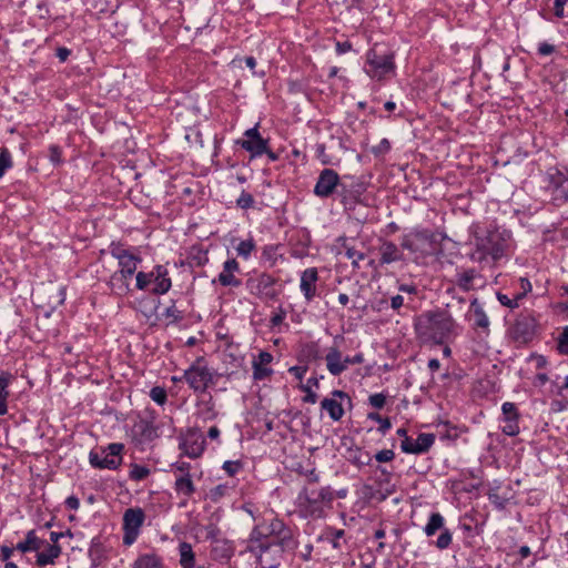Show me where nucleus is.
<instances>
[{
    "label": "nucleus",
    "mask_w": 568,
    "mask_h": 568,
    "mask_svg": "<svg viewBox=\"0 0 568 568\" xmlns=\"http://www.w3.org/2000/svg\"><path fill=\"white\" fill-rule=\"evenodd\" d=\"M471 236L470 244L474 246L469 258L476 263L497 262L508 247L509 232L497 226L481 229L479 224H471L469 227Z\"/></svg>",
    "instance_id": "1"
},
{
    "label": "nucleus",
    "mask_w": 568,
    "mask_h": 568,
    "mask_svg": "<svg viewBox=\"0 0 568 568\" xmlns=\"http://www.w3.org/2000/svg\"><path fill=\"white\" fill-rule=\"evenodd\" d=\"M455 327L454 318L444 311L426 312L415 322L417 337L424 343L442 345Z\"/></svg>",
    "instance_id": "2"
},
{
    "label": "nucleus",
    "mask_w": 568,
    "mask_h": 568,
    "mask_svg": "<svg viewBox=\"0 0 568 568\" xmlns=\"http://www.w3.org/2000/svg\"><path fill=\"white\" fill-rule=\"evenodd\" d=\"M334 500V490L329 486H305L297 496V506L304 517L321 518L325 507Z\"/></svg>",
    "instance_id": "3"
},
{
    "label": "nucleus",
    "mask_w": 568,
    "mask_h": 568,
    "mask_svg": "<svg viewBox=\"0 0 568 568\" xmlns=\"http://www.w3.org/2000/svg\"><path fill=\"white\" fill-rule=\"evenodd\" d=\"M365 71L372 79H386L395 72L394 53L383 45L375 44L366 53Z\"/></svg>",
    "instance_id": "4"
},
{
    "label": "nucleus",
    "mask_w": 568,
    "mask_h": 568,
    "mask_svg": "<svg viewBox=\"0 0 568 568\" xmlns=\"http://www.w3.org/2000/svg\"><path fill=\"white\" fill-rule=\"evenodd\" d=\"M297 546L298 541L294 531L290 527L285 528L281 535L271 540L268 546L260 547V549L255 548L260 552V568H276L277 562L267 560V554H277L280 556L285 552H293Z\"/></svg>",
    "instance_id": "5"
},
{
    "label": "nucleus",
    "mask_w": 568,
    "mask_h": 568,
    "mask_svg": "<svg viewBox=\"0 0 568 568\" xmlns=\"http://www.w3.org/2000/svg\"><path fill=\"white\" fill-rule=\"evenodd\" d=\"M154 295L168 293L172 286V281L165 266L156 265L151 272H138L135 275V287L140 291L148 290Z\"/></svg>",
    "instance_id": "6"
},
{
    "label": "nucleus",
    "mask_w": 568,
    "mask_h": 568,
    "mask_svg": "<svg viewBox=\"0 0 568 568\" xmlns=\"http://www.w3.org/2000/svg\"><path fill=\"white\" fill-rule=\"evenodd\" d=\"M124 445L121 443L109 444L105 448L99 450H91L89 454V462L92 467L99 469H118L122 463V452Z\"/></svg>",
    "instance_id": "7"
},
{
    "label": "nucleus",
    "mask_w": 568,
    "mask_h": 568,
    "mask_svg": "<svg viewBox=\"0 0 568 568\" xmlns=\"http://www.w3.org/2000/svg\"><path fill=\"white\" fill-rule=\"evenodd\" d=\"M203 362V358H197L182 374V378L185 379L190 388L199 394H204L214 379V374Z\"/></svg>",
    "instance_id": "8"
},
{
    "label": "nucleus",
    "mask_w": 568,
    "mask_h": 568,
    "mask_svg": "<svg viewBox=\"0 0 568 568\" xmlns=\"http://www.w3.org/2000/svg\"><path fill=\"white\" fill-rule=\"evenodd\" d=\"M537 331V320L531 312H521L509 328V336L517 343L530 342Z\"/></svg>",
    "instance_id": "9"
},
{
    "label": "nucleus",
    "mask_w": 568,
    "mask_h": 568,
    "mask_svg": "<svg viewBox=\"0 0 568 568\" xmlns=\"http://www.w3.org/2000/svg\"><path fill=\"white\" fill-rule=\"evenodd\" d=\"M236 144L247 151L251 154V158H257L267 151L268 140L264 139L260 134L257 123L255 126L247 129L244 132V139L237 140Z\"/></svg>",
    "instance_id": "10"
},
{
    "label": "nucleus",
    "mask_w": 568,
    "mask_h": 568,
    "mask_svg": "<svg viewBox=\"0 0 568 568\" xmlns=\"http://www.w3.org/2000/svg\"><path fill=\"white\" fill-rule=\"evenodd\" d=\"M365 184L362 182L351 181L349 183L343 181L338 190L341 203L348 212L354 211L362 202L361 197L365 192Z\"/></svg>",
    "instance_id": "11"
},
{
    "label": "nucleus",
    "mask_w": 568,
    "mask_h": 568,
    "mask_svg": "<svg viewBox=\"0 0 568 568\" xmlns=\"http://www.w3.org/2000/svg\"><path fill=\"white\" fill-rule=\"evenodd\" d=\"M341 184L342 182L336 171L333 169H324L317 178L314 194L318 197H328L335 190H339Z\"/></svg>",
    "instance_id": "12"
},
{
    "label": "nucleus",
    "mask_w": 568,
    "mask_h": 568,
    "mask_svg": "<svg viewBox=\"0 0 568 568\" xmlns=\"http://www.w3.org/2000/svg\"><path fill=\"white\" fill-rule=\"evenodd\" d=\"M134 275L135 273L115 270L106 281V285L111 294L119 297L126 296L131 292V284Z\"/></svg>",
    "instance_id": "13"
},
{
    "label": "nucleus",
    "mask_w": 568,
    "mask_h": 568,
    "mask_svg": "<svg viewBox=\"0 0 568 568\" xmlns=\"http://www.w3.org/2000/svg\"><path fill=\"white\" fill-rule=\"evenodd\" d=\"M274 284L275 280L266 273H262L256 278H248L246 281V286L252 294L271 300L275 298L277 295L274 290Z\"/></svg>",
    "instance_id": "14"
},
{
    "label": "nucleus",
    "mask_w": 568,
    "mask_h": 568,
    "mask_svg": "<svg viewBox=\"0 0 568 568\" xmlns=\"http://www.w3.org/2000/svg\"><path fill=\"white\" fill-rule=\"evenodd\" d=\"M467 316L469 321L473 322V328L476 331H479L484 335L488 336L490 333V322L487 316V313L485 312L481 303L478 301L477 297H474L470 301L469 310L467 313Z\"/></svg>",
    "instance_id": "15"
},
{
    "label": "nucleus",
    "mask_w": 568,
    "mask_h": 568,
    "mask_svg": "<svg viewBox=\"0 0 568 568\" xmlns=\"http://www.w3.org/2000/svg\"><path fill=\"white\" fill-rule=\"evenodd\" d=\"M131 436L139 445L151 443L159 436L158 427L152 420L141 418L133 425Z\"/></svg>",
    "instance_id": "16"
},
{
    "label": "nucleus",
    "mask_w": 568,
    "mask_h": 568,
    "mask_svg": "<svg viewBox=\"0 0 568 568\" xmlns=\"http://www.w3.org/2000/svg\"><path fill=\"white\" fill-rule=\"evenodd\" d=\"M240 271V264L235 258L226 260L223 263V270L219 274L217 278L213 280L212 283L219 282L222 286L239 287L242 281L235 276V273Z\"/></svg>",
    "instance_id": "17"
},
{
    "label": "nucleus",
    "mask_w": 568,
    "mask_h": 568,
    "mask_svg": "<svg viewBox=\"0 0 568 568\" xmlns=\"http://www.w3.org/2000/svg\"><path fill=\"white\" fill-rule=\"evenodd\" d=\"M271 544V539L266 535V530L264 524H257L251 531L248 544L246 547V551L253 554L256 557L257 565L260 566V552L255 550V548L260 549L268 546Z\"/></svg>",
    "instance_id": "18"
},
{
    "label": "nucleus",
    "mask_w": 568,
    "mask_h": 568,
    "mask_svg": "<svg viewBox=\"0 0 568 568\" xmlns=\"http://www.w3.org/2000/svg\"><path fill=\"white\" fill-rule=\"evenodd\" d=\"M273 361V356L268 352H260L258 356L253 361V378L255 381H263L272 375L273 371L268 364Z\"/></svg>",
    "instance_id": "19"
},
{
    "label": "nucleus",
    "mask_w": 568,
    "mask_h": 568,
    "mask_svg": "<svg viewBox=\"0 0 568 568\" xmlns=\"http://www.w3.org/2000/svg\"><path fill=\"white\" fill-rule=\"evenodd\" d=\"M318 272L315 267L306 268L301 275L300 288L307 301H312L316 295V282Z\"/></svg>",
    "instance_id": "20"
},
{
    "label": "nucleus",
    "mask_w": 568,
    "mask_h": 568,
    "mask_svg": "<svg viewBox=\"0 0 568 568\" xmlns=\"http://www.w3.org/2000/svg\"><path fill=\"white\" fill-rule=\"evenodd\" d=\"M483 276L475 268H465L458 271L455 275L454 283L464 292L475 290L476 281L481 280Z\"/></svg>",
    "instance_id": "21"
},
{
    "label": "nucleus",
    "mask_w": 568,
    "mask_h": 568,
    "mask_svg": "<svg viewBox=\"0 0 568 568\" xmlns=\"http://www.w3.org/2000/svg\"><path fill=\"white\" fill-rule=\"evenodd\" d=\"M233 542L227 539L214 538L211 546V556L215 560H227L234 554Z\"/></svg>",
    "instance_id": "22"
},
{
    "label": "nucleus",
    "mask_w": 568,
    "mask_h": 568,
    "mask_svg": "<svg viewBox=\"0 0 568 568\" xmlns=\"http://www.w3.org/2000/svg\"><path fill=\"white\" fill-rule=\"evenodd\" d=\"M379 253H381V260L379 264H390L394 262H399L404 260V255L399 247L390 242V241H383L382 245L379 246Z\"/></svg>",
    "instance_id": "23"
},
{
    "label": "nucleus",
    "mask_w": 568,
    "mask_h": 568,
    "mask_svg": "<svg viewBox=\"0 0 568 568\" xmlns=\"http://www.w3.org/2000/svg\"><path fill=\"white\" fill-rule=\"evenodd\" d=\"M325 361L327 369L333 376H338L347 369V365L344 363V358H342V353L336 347L329 348Z\"/></svg>",
    "instance_id": "24"
},
{
    "label": "nucleus",
    "mask_w": 568,
    "mask_h": 568,
    "mask_svg": "<svg viewBox=\"0 0 568 568\" xmlns=\"http://www.w3.org/2000/svg\"><path fill=\"white\" fill-rule=\"evenodd\" d=\"M61 555V547L59 545H51L45 541L42 549L37 552V565L44 567L54 564V560Z\"/></svg>",
    "instance_id": "25"
},
{
    "label": "nucleus",
    "mask_w": 568,
    "mask_h": 568,
    "mask_svg": "<svg viewBox=\"0 0 568 568\" xmlns=\"http://www.w3.org/2000/svg\"><path fill=\"white\" fill-rule=\"evenodd\" d=\"M45 545V540L39 538L36 530H29L26 535L24 540L17 544L16 549L21 554L28 551H39Z\"/></svg>",
    "instance_id": "26"
},
{
    "label": "nucleus",
    "mask_w": 568,
    "mask_h": 568,
    "mask_svg": "<svg viewBox=\"0 0 568 568\" xmlns=\"http://www.w3.org/2000/svg\"><path fill=\"white\" fill-rule=\"evenodd\" d=\"M144 519L145 515L141 508H129L123 515V528L140 530Z\"/></svg>",
    "instance_id": "27"
},
{
    "label": "nucleus",
    "mask_w": 568,
    "mask_h": 568,
    "mask_svg": "<svg viewBox=\"0 0 568 568\" xmlns=\"http://www.w3.org/2000/svg\"><path fill=\"white\" fill-rule=\"evenodd\" d=\"M204 443L203 438L201 440L197 438L193 440L187 438L180 444V448L183 450L185 456L190 458H197L204 452Z\"/></svg>",
    "instance_id": "28"
},
{
    "label": "nucleus",
    "mask_w": 568,
    "mask_h": 568,
    "mask_svg": "<svg viewBox=\"0 0 568 568\" xmlns=\"http://www.w3.org/2000/svg\"><path fill=\"white\" fill-rule=\"evenodd\" d=\"M174 490L178 495H182L190 498L195 493V485L192 480V476H176L174 483Z\"/></svg>",
    "instance_id": "29"
},
{
    "label": "nucleus",
    "mask_w": 568,
    "mask_h": 568,
    "mask_svg": "<svg viewBox=\"0 0 568 568\" xmlns=\"http://www.w3.org/2000/svg\"><path fill=\"white\" fill-rule=\"evenodd\" d=\"M322 409L326 410L329 417L337 422L344 415V408L341 402H337L335 398H324L321 402Z\"/></svg>",
    "instance_id": "30"
},
{
    "label": "nucleus",
    "mask_w": 568,
    "mask_h": 568,
    "mask_svg": "<svg viewBox=\"0 0 568 568\" xmlns=\"http://www.w3.org/2000/svg\"><path fill=\"white\" fill-rule=\"evenodd\" d=\"M133 568H163L162 559L154 552L143 554L136 558Z\"/></svg>",
    "instance_id": "31"
},
{
    "label": "nucleus",
    "mask_w": 568,
    "mask_h": 568,
    "mask_svg": "<svg viewBox=\"0 0 568 568\" xmlns=\"http://www.w3.org/2000/svg\"><path fill=\"white\" fill-rule=\"evenodd\" d=\"M12 379L10 373H2L0 375V416L8 413L7 399L9 397L8 386Z\"/></svg>",
    "instance_id": "32"
},
{
    "label": "nucleus",
    "mask_w": 568,
    "mask_h": 568,
    "mask_svg": "<svg viewBox=\"0 0 568 568\" xmlns=\"http://www.w3.org/2000/svg\"><path fill=\"white\" fill-rule=\"evenodd\" d=\"M180 564L183 568H194L195 555L191 544L183 541L179 545Z\"/></svg>",
    "instance_id": "33"
},
{
    "label": "nucleus",
    "mask_w": 568,
    "mask_h": 568,
    "mask_svg": "<svg viewBox=\"0 0 568 568\" xmlns=\"http://www.w3.org/2000/svg\"><path fill=\"white\" fill-rule=\"evenodd\" d=\"M435 443V436L428 433H420L414 443V454L427 453Z\"/></svg>",
    "instance_id": "34"
},
{
    "label": "nucleus",
    "mask_w": 568,
    "mask_h": 568,
    "mask_svg": "<svg viewBox=\"0 0 568 568\" xmlns=\"http://www.w3.org/2000/svg\"><path fill=\"white\" fill-rule=\"evenodd\" d=\"M444 517L439 513H432L428 521L424 528V531L427 537L434 536L438 530H443L444 528Z\"/></svg>",
    "instance_id": "35"
},
{
    "label": "nucleus",
    "mask_w": 568,
    "mask_h": 568,
    "mask_svg": "<svg viewBox=\"0 0 568 568\" xmlns=\"http://www.w3.org/2000/svg\"><path fill=\"white\" fill-rule=\"evenodd\" d=\"M141 262H142V257L139 254L133 253V254L118 261V270H123L125 272H131V273L136 274L138 266Z\"/></svg>",
    "instance_id": "36"
},
{
    "label": "nucleus",
    "mask_w": 568,
    "mask_h": 568,
    "mask_svg": "<svg viewBox=\"0 0 568 568\" xmlns=\"http://www.w3.org/2000/svg\"><path fill=\"white\" fill-rule=\"evenodd\" d=\"M549 185L554 189L556 192L560 187L568 189V179L566 175L560 172L559 170H555L554 172H550L549 174Z\"/></svg>",
    "instance_id": "37"
},
{
    "label": "nucleus",
    "mask_w": 568,
    "mask_h": 568,
    "mask_svg": "<svg viewBox=\"0 0 568 568\" xmlns=\"http://www.w3.org/2000/svg\"><path fill=\"white\" fill-rule=\"evenodd\" d=\"M264 527L266 530V535L272 540L277 535H281V532L288 526H286L283 520L273 518L270 524H267V525L264 524Z\"/></svg>",
    "instance_id": "38"
},
{
    "label": "nucleus",
    "mask_w": 568,
    "mask_h": 568,
    "mask_svg": "<svg viewBox=\"0 0 568 568\" xmlns=\"http://www.w3.org/2000/svg\"><path fill=\"white\" fill-rule=\"evenodd\" d=\"M400 246L402 248L407 250L412 253L425 252V248L422 247V245H419L418 243H416L412 232L409 234H405L402 237Z\"/></svg>",
    "instance_id": "39"
},
{
    "label": "nucleus",
    "mask_w": 568,
    "mask_h": 568,
    "mask_svg": "<svg viewBox=\"0 0 568 568\" xmlns=\"http://www.w3.org/2000/svg\"><path fill=\"white\" fill-rule=\"evenodd\" d=\"M256 245L253 239L241 241L235 247L237 255L247 260L252 252L255 250Z\"/></svg>",
    "instance_id": "40"
},
{
    "label": "nucleus",
    "mask_w": 568,
    "mask_h": 568,
    "mask_svg": "<svg viewBox=\"0 0 568 568\" xmlns=\"http://www.w3.org/2000/svg\"><path fill=\"white\" fill-rule=\"evenodd\" d=\"M109 252L116 261L134 253L125 248L124 245L120 242H111V244L109 245Z\"/></svg>",
    "instance_id": "41"
},
{
    "label": "nucleus",
    "mask_w": 568,
    "mask_h": 568,
    "mask_svg": "<svg viewBox=\"0 0 568 568\" xmlns=\"http://www.w3.org/2000/svg\"><path fill=\"white\" fill-rule=\"evenodd\" d=\"M349 460L354 465L362 467V466L369 465L372 457H371L369 453L357 448L353 454H351Z\"/></svg>",
    "instance_id": "42"
},
{
    "label": "nucleus",
    "mask_w": 568,
    "mask_h": 568,
    "mask_svg": "<svg viewBox=\"0 0 568 568\" xmlns=\"http://www.w3.org/2000/svg\"><path fill=\"white\" fill-rule=\"evenodd\" d=\"M104 555V547L100 540V538H93L89 548V556L92 561L95 562L100 560Z\"/></svg>",
    "instance_id": "43"
},
{
    "label": "nucleus",
    "mask_w": 568,
    "mask_h": 568,
    "mask_svg": "<svg viewBox=\"0 0 568 568\" xmlns=\"http://www.w3.org/2000/svg\"><path fill=\"white\" fill-rule=\"evenodd\" d=\"M416 243L424 247L425 244H432L434 240V233L429 230H415L412 232Z\"/></svg>",
    "instance_id": "44"
},
{
    "label": "nucleus",
    "mask_w": 568,
    "mask_h": 568,
    "mask_svg": "<svg viewBox=\"0 0 568 568\" xmlns=\"http://www.w3.org/2000/svg\"><path fill=\"white\" fill-rule=\"evenodd\" d=\"M367 418L379 424L378 432L385 435L392 427L389 418L383 417L378 413H368Z\"/></svg>",
    "instance_id": "45"
},
{
    "label": "nucleus",
    "mask_w": 568,
    "mask_h": 568,
    "mask_svg": "<svg viewBox=\"0 0 568 568\" xmlns=\"http://www.w3.org/2000/svg\"><path fill=\"white\" fill-rule=\"evenodd\" d=\"M501 412H503V419L505 420H518L519 419V413L514 403L505 402L501 405Z\"/></svg>",
    "instance_id": "46"
},
{
    "label": "nucleus",
    "mask_w": 568,
    "mask_h": 568,
    "mask_svg": "<svg viewBox=\"0 0 568 568\" xmlns=\"http://www.w3.org/2000/svg\"><path fill=\"white\" fill-rule=\"evenodd\" d=\"M230 486H227L226 484H220L215 487H213L212 489H210L209 491V498L213 501V503H217L220 501L224 496H226L230 491Z\"/></svg>",
    "instance_id": "47"
},
{
    "label": "nucleus",
    "mask_w": 568,
    "mask_h": 568,
    "mask_svg": "<svg viewBox=\"0 0 568 568\" xmlns=\"http://www.w3.org/2000/svg\"><path fill=\"white\" fill-rule=\"evenodd\" d=\"M150 475V469L146 466L133 464L130 470V478L132 480H143Z\"/></svg>",
    "instance_id": "48"
},
{
    "label": "nucleus",
    "mask_w": 568,
    "mask_h": 568,
    "mask_svg": "<svg viewBox=\"0 0 568 568\" xmlns=\"http://www.w3.org/2000/svg\"><path fill=\"white\" fill-rule=\"evenodd\" d=\"M524 297V294H517L514 298L508 297L506 294L497 293V300L503 306H507L509 308L518 307V302Z\"/></svg>",
    "instance_id": "49"
},
{
    "label": "nucleus",
    "mask_w": 568,
    "mask_h": 568,
    "mask_svg": "<svg viewBox=\"0 0 568 568\" xmlns=\"http://www.w3.org/2000/svg\"><path fill=\"white\" fill-rule=\"evenodd\" d=\"M489 501L498 509H504L508 501V498L499 495L498 489H490L488 493Z\"/></svg>",
    "instance_id": "50"
},
{
    "label": "nucleus",
    "mask_w": 568,
    "mask_h": 568,
    "mask_svg": "<svg viewBox=\"0 0 568 568\" xmlns=\"http://www.w3.org/2000/svg\"><path fill=\"white\" fill-rule=\"evenodd\" d=\"M171 468L174 471L175 477L176 476H186V477L191 476L190 471H191L192 467H191V464L187 462L178 460L171 465Z\"/></svg>",
    "instance_id": "51"
},
{
    "label": "nucleus",
    "mask_w": 568,
    "mask_h": 568,
    "mask_svg": "<svg viewBox=\"0 0 568 568\" xmlns=\"http://www.w3.org/2000/svg\"><path fill=\"white\" fill-rule=\"evenodd\" d=\"M452 540H453L452 532L447 528H445L442 530V532L435 544L438 549L444 550L450 546Z\"/></svg>",
    "instance_id": "52"
},
{
    "label": "nucleus",
    "mask_w": 568,
    "mask_h": 568,
    "mask_svg": "<svg viewBox=\"0 0 568 568\" xmlns=\"http://www.w3.org/2000/svg\"><path fill=\"white\" fill-rule=\"evenodd\" d=\"M164 316L169 318L171 323H179L183 320L182 311L178 310L174 303L165 310Z\"/></svg>",
    "instance_id": "53"
},
{
    "label": "nucleus",
    "mask_w": 568,
    "mask_h": 568,
    "mask_svg": "<svg viewBox=\"0 0 568 568\" xmlns=\"http://www.w3.org/2000/svg\"><path fill=\"white\" fill-rule=\"evenodd\" d=\"M150 397L159 405H163L166 402V392L163 387L155 386L150 390Z\"/></svg>",
    "instance_id": "54"
},
{
    "label": "nucleus",
    "mask_w": 568,
    "mask_h": 568,
    "mask_svg": "<svg viewBox=\"0 0 568 568\" xmlns=\"http://www.w3.org/2000/svg\"><path fill=\"white\" fill-rule=\"evenodd\" d=\"M11 154L7 149L1 150L0 152V178L3 176L7 169L11 168Z\"/></svg>",
    "instance_id": "55"
},
{
    "label": "nucleus",
    "mask_w": 568,
    "mask_h": 568,
    "mask_svg": "<svg viewBox=\"0 0 568 568\" xmlns=\"http://www.w3.org/2000/svg\"><path fill=\"white\" fill-rule=\"evenodd\" d=\"M345 255L352 260V265L356 268L359 267L358 262L365 258V254L356 251L354 247H346Z\"/></svg>",
    "instance_id": "56"
},
{
    "label": "nucleus",
    "mask_w": 568,
    "mask_h": 568,
    "mask_svg": "<svg viewBox=\"0 0 568 568\" xmlns=\"http://www.w3.org/2000/svg\"><path fill=\"white\" fill-rule=\"evenodd\" d=\"M236 204L239 207L247 210L251 209L254 204V199L252 194L243 191L240 195V197L236 200Z\"/></svg>",
    "instance_id": "57"
},
{
    "label": "nucleus",
    "mask_w": 568,
    "mask_h": 568,
    "mask_svg": "<svg viewBox=\"0 0 568 568\" xmlns=\"http://www.w3.org/2000/svg\"><path fill=\"white\" fill-rule=\"evenodd\" d=\"M390 150V143L387 139H382L381 142L377 145H374L371 150V152L375 156H381L386 153H388Z\"/></svg>",
    "instance_id": "58"
},
{
    "label": "nucleus",
    "mask_w": 568,
    "mask_h": 568,
    "mask_svg": "<svg viewBox=\"0 0 568 568\" xmlns=\"http://www.w3.org/2000/svg\"><path fill=\"white\" fill-rule=\"evenodd\" d=\"M558 349L561 354L568 355V326L562 328L558 337Z\"/></svg>",
    "instance_id": "59"
},
{
    "label": "nucleus",
    "mask_w": 568,
    "mask_h": 568,
    "mask_svg": "<svg viewBox=\"0 0 568 568\" xmlns=\"http://www.w3.org/2000/svg\"><path fill=\"white\" fill-rule=\"evenodd\" d=\"M222 468L229 476H234L242 468V463L240 460H226Z\"/></svg>",
    "instance_id": "60"
},
{
    "label": "nucleus",
    "mask_w": 568,
    "mask_h": 568,
    "mask_svg": "<svg viewBox=\"0 0 568 568\" xmlns=\"http://www.w3.org/2000/svg\"><path fill=\"white\" fill-rule=\"evenodd\" d=\"M506 425L503 427V433L508 436H516L519 434L518 420H505Z\"/></svg>",
    "instance_id": "61"
},
{
    "label": "nucleus",
    "mask_w": 568,
    "mask_h": 568,
    "mask_svg": "<svg viewBox=\"0 0 568 568\" xmlns=\"http://www.w3.org/2000/svg\"><path fill=\"white\" fill-rule=\"evenodd\" d=\"M368 400L374 408L382 409L386 404V396L382 393H377L371 395Z\"/></svg>",
    "instance_id": "62"
},
{
    "label": "nucleus",
    "mask_w": 568,
    "mask_h": 568,
    "mask_svg": "<svg viewBox=\"0 0 568 568\" xmlns=\"http://www.w3.org/2000/svg\"><path fill=\"white\" fill-rule=\"evenodd\" d=\"M395 458V453L392 449H383L375 454V459L378 463H387Z\"/></svg>",
    "instance_id": "63"
},
{
    "label": "nucleus",
    "mask_w": 568,
    "mask_h": 568,
    "mask_svg": "<svg viewBox=\"0 0 568 568\" xmlns=\"http://www.w3.org/2000/svg\"><path fill=\"white\" fill-rule=\"evenodd\" d=\"M301 389L306 394L303 398L305 403L315 404L317 402V394L312 390L310 385H302Z\"/></svg>",
    "instance_id": "64"
}]
</instances>
